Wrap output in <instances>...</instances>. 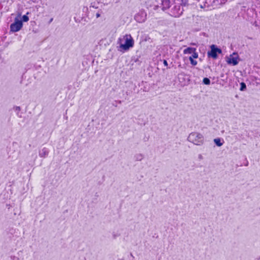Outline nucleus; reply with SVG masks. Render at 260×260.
<instances>
[{
    "mask_svg": "<svg viewBox=\"0 0 260 260\" xmlns=\"http://www.w3.org/2000/svg\"><path fill=\"white\" fill-rule=\"evenodd\" d=\"M117 44L118 50L123 53L134 47V40L130 35L126 34L118 38Z\"/></svg>",
    "mask_w": 260,
    "mask_h": 260,
    "instance_id": "1",
    "label": "nucleus"
},
{
    "mask_svg": "<svg viewBox=\"0 0 260 260\" xmlns=\"http://www.w3.org/2000/svg\"><path fill=\"white\" fill-rule=\"evenodd\" d=\"M187 140L197 146H201L204 143L203 135L198 132L191 133L188 136Z\"/></svg>",
    "mask_w": 260,
    "mask_h": 260,
    "instance_id": "2",
    "label": "nucleus"
},
{
    "mask_svg": "<svg viewBox=\"0 0 260 260\" xmlns=\"http://www.w3.org/2000/svg\"><path fill=\"white\" fill-rule=\"evenodd\" d=\"M211 50L207 53L208 57H211L213 59L217 58L218 54H221L222 51L220 49L217 47L215 45H212L210 46Z\"/></svg>",
    "mask_w": 260,
    "mask_h": 260,
    "instance_id": "3",
    "label": "nucleus"
},
{
    "mask_svg": "<svg viewBox=\"0 0 260 260\" xmlns=\"http://www.w3.org/2000/svg\"><path fill=\"white\" fill-rule=\"evenodd\" d=\"M225 59L228 64L233 66L237 65L239 61V56L236 53H233L230 56H226Z\"/></svg>",
    "mask_w": 260,
    "mask_h": 260,
    "instance_id": "4",
    "label": "nucleus"
},
{
    "mask_svg": "<svg viewBox=\"0 0 260 260\" xmlns=\"http://www.w3.org/2000/svg\"><path fill=\"white\" fill-rule=\"evenodd\" d=\"M22 22L21 20H19L18 18L15 19L14 23L11 24L10 29L12 32H17L21 29L22 27Z\"/></svg>",
    "mask_w": 260,
    "mask_h": 260,
    "instance_id": "5",
    "label": "nucleus"
},
{
    "mask_svg": "<svg viewBox=\"0 0 260 260\" xmlns=\"http://www.w3.org/2000/svg\"><path fill=\"white\" fill-rule=\"evenodd\" d=\"M184 54H194V53H198L196 52V49L192 47H188L183 50Z\"/></svg>",
    "mask_w": 260,
    "mask_h": 260,
    "instance_id": "6",
    "label": "nucleus"
},
{
    "mask_svg": "<svg viewBox=\"0 0 260 260\" xmlns=\"http://www.w3.org/2000/svg\"><path fill=\"white\" fill-rule=\"evenodd\" d=\"M198 56H199L198 53H194V54H192L189 57V60L190 62V63L192 66H195L197 64L198 62H197V61L194 60V58L196 59L198 57Z\"/></svg>",
    "mask_w": 260,
    "mask_h": 260,
    "instance_id": "7",
    "label": "nucleus"
},
{
    "mask_svg": "<svg viewBox=\"0 0 260 260\" xmlns=\"http://www.w3.org/2000/svg\"><path fill=\"white\" fill-rule=\"evenodd\" d=\"M48 154V151L46 148L41 149L39 152V156L41 157H46Z\"/></svg>",
    "mask_w": 260,
    "mask_h": 260,
    "instance_id": "8",
    "label": "nucleus"
},
{
    "mask_svg": "<svg viewBox=\"0 0 260 260\" xmlns=\"http://www.w3.org/2000/svg\"><path fill=\"white\" fill-rule=\"evenodd\" d=\"M214 142L217 146H221L223 145V143L221 142L220 138H216L214 139Z\"/></svg>",
    "mask_w": 260,
    "mask_h": 260,
    "instance_id": "9",
    "label": "nucleus"
},
{
    "mask_svg": "<svg viewBox=\"0 0 260 260\" xmlns=\"http://www.w3.org/2000/svg\"><path fill=\"white\" fill-rule=\"evenodd\" d=\"M203 83L205 85H209L210 84V80L207 78H204L203 81Z\"/></svg>",
    "mask_w": 260,
    "mask_h": 260,
    "instance_id": "10",
    "label": "nucleus"
},
{
    "mask_svg": "<svg viewBox=\"0 0 260 260\" xmlns=\"http://www.w3.org/2000/svg\"><path fill=\"white\" fill-rule=\"evenodd\" d=\"M240 85H241L240 90L241 91H243L246 89V84L244 82H241L240 83Z\"/></svg>",
    "mask_w": 260,
    "mask_h": 260,
    "instance_id": "11",
    "label": "nucleus"
},
{
    "mask_svg": "<svg viewBox=\"0 0 260 260\" xmlns=\"http://www.w3.org/2000/svg\"><path fill=\"white\" fill-rule=\"evenodd\" d=\"M23 21L24 22H27L28 20V17L26 15H23L22 17Z\"/></svg>",
    "mask_w": 260,
    "mask_h": 260,
    "instance_id": "12",
    "label": "nucleus"
},
{
    "mask_svg": "<svg viewBox=\"0 0 260 260\" xmlns=\"http://www.w3.org/2000/svg\"><path fill=\"white\" fill-rule=\"evenodd\" d=\"M119 234H115V233H113L112 234V237L114 239H116L117 237L119 236Z\"/></svg>",
    "mask_w": 260,
    "mask_h": 260,
    "instance_id": "13",
    "label": "nucleus"
},
{
    "mask_svg": "<svg viewBox=\"0 0 260 260\" xmlns=\"http://www.w3.org/2000/svg\"><path fill=\"white\" fill-rule=\"evenodd\" d=\"M198 159L200 160H202L203 159V156L202 154L198 155Z\"/></svg>",
    "mask_w": 260,
    "mask_h": 260,
    "instance_id": "14",
    "label": "nucleus"
},
{
    "mask_svg": "<svg viewBox=\"0 0 260 260\" xmlns=\"http://www.w3.org/2000/svg\"><path fill=\"white\" fill-rule=\"evenodd\" d=\"M163 63L166 67H168V64L166 60H164Z\"/></svg>",
    "mask_w": 260,
    "mask_h": 260,
    "instance_id": "15",
    "label": "nucleus"
},
{
    "mask_svg": "<svg viewBox=\"0 0 260 260\" xmlns=\"http://www.w3.org/2000/svg\"><path fill=\"white\" fill-rule=\"evenodd\" d=\"M20 110V107H15V111H19Z\"/></svg>",
    "mask_w": 260,
    "mask_h": 260,
    "instance_id": "16",
    "label": "nucleus"
},
{
    "mask_svg": "<svg viewBox=\"0 0 260 260\" xmlns=\"http://www.w3.org/2000/svg\"><path fill=\"white\" fill-rule=\"evenodd\" d=\"M135 19H136L137 21L140 22V21L138 19V16H135Z\"/></svg>",
    "mask_w": 260,
    "mask_h": 260,
    "instance_id": "17",
    "label": "nucleus"
},
{
    "mask_svg": "<svg viewBox=\"0 0 260 260\" xmlns=\"http://www.w3.org/2000/svg\"><path fill=\"white\" fill-rule=\"evenodd\" d=\"M181 13H182V12H181V13L179 14V15H181Z\"/></svg>",
    "mask_w": 260,
    "mask_h": 260,
    "instance_id": "18",
    "label": "nucleus"
},
{
    "mask_svg": "<svg viewBox=\"0 0 260 260\" xmlns=\"http://www.w3.org/2000/svg\"><path fill=\"white\" fill-rule=\"evenodd\" d=\"M181 13H182V12H181V13L179 14V15H181Z\"/></svg>",
    "mask_w": 260,
    "mask_h": 260,
    "instance_id": "19",
    "label": "nucleus"
},
{
    "mask_svg": "<svg viewBox=\"0 0 260 260\" xmlns=\"http://www.w3.org/2000/svg\"><path fill=\"white\" fill-rule=\"evenodd\" d=\"M181 13H182V12H181V13L179 14V15H181Z\"/></svg>",
    "mask_w": 260,
    "mask_h": 260,
    "instance_id": "20",
    "label": "nucleus"
},
{
    "mask_svg": "<svg viewBox=\"0 0 260 260\" xmlns=\"http://www.w3.org/2000/svg\"><path fill=\"white\" fill-rule=\"evenodd\" d=\"M179 15H177V16H175V17H179Z\"/></svg>",
    "mask_w": 260,
    "mask_h": 260,
    "instance_id": "21",
    "label": "nucleus"
}]
</instances>
